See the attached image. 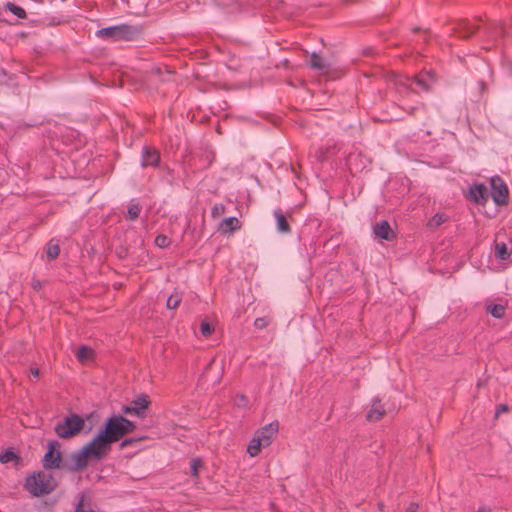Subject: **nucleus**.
Masks as SVG:
<instances>
[{"label":"nucleus","instance_id":"nucleus-1","mask_svg":"<svg viewBox=\"0 0 512 512\" xmlns=\"http://www.w3.org/2000/svg\"><path fill=\"white\" fill-rule=\"evenodd\" d=\"M56 485L51 474L39 471L26 477L24 488L33 497H41L50 494Z\"/></svg>","mask_w":512,"mask_h":512},{"label":"nucleus","instance_id":"nucleus-2","mask_svg":"<svg viewBox=\"0 0 512 512\" xmlns=\"http://www.w3.org/2000/svg\"><path fill=\"white\" fill-rule=\"evenodd\" d=\"M135 424L123 416H111L107 419L102 433L106 435L110 443L117 442L125 434L133 432Z\"/></svg>","mask_w":512,"mask_h":512},{"label":"nucleus","instance_id":"nucleus-3","mask_svg":"<svg viewBox=\"0 0 512 512\" xmlns=\"http://www.w3.org/2000/svg\"><path fill=\"white\" fill-rule=\"evenodd\" d=\"M138 32L136 27L121 24L117 26H110L99 29L96 31V36L101 39L117 41V40H131Z\"/></svg>","mask_w":512,"mask_h":512},{"label":"nucleus","instance_id":"nucleus-4","mask_svg":"<svg viewBox=\"0 0 512 512\" xmlns=\"http://www.w3.org/2000/svg\"><path fill=\"white\" fill-rule=\"evenodd\" d=\"M84 424V419L81 416L71 414L55 426V433L58 437L67 439L77 435L83 429Z\"/></svg>","mask_w":512,"mask_h":512},{"label":"nucleus","instance_id":"nucleus-5","mask_svg":"<svg viewBox=\"0 0 512 512\" xmlns=\"http://www.w3.org/2000/svg\"><path fill=\"white\" fill-rule=\"evenodd\" d=\"M110 441L106 435L100 431L84 448L92 458L102 459L107 451L110 449Z\"/></svg>","mask_w":512,"mask_h":512},{"label":"nucleus","instance_id":"nucleus-6","mask_svg":"<svg viewBox=\"0 0 512 512\" xmlns=\"http://www.w3.org/2000/svg\"><path fill=\"white\" fill-rule=\"evenodd\" d=\"M491 197L498 205L505 204L508 197V189L506 184L498 176L491 178Z\"/></svg>","mask_w":512,"mask_h":512},{"label":"nucleus","instance_id":"nucleus-7","mask_svg":"<svg viewBox=\"0 0 512 512\" xmlns=\"http://www.w3.org/2000/svg\"><path fill=\"white\" fill-rule=\"evenodd\" d=\"M149 400L148 396L140 395L132 401L130 405L122 407V412L125 414H133L138 417L144 416V411L148 408Z\"/></svg>","mask_w":512,"mask_h":512},{"label":"nucleus","instance_id":"nucleus-8","mask_svg":"<svg viewBox=\"0 0 512 512\" xmlns=\"http://www.w3.org/2000/svg\"><path fill=\"white\" fill-rule=\"evenodd\" d=\"M435 81V75L431 71L421 72L412 80L411 86L415 84L422 91H429Z\"/></svg>","mask_w":512,"mask_h":512},{"label":"nucleus","instance_id":"nucleus-9","mask_svg":"<svg viewBox=\"0 0 512 512\" xmlns=\"http://www.w3.org/2000/svg\"><path fill=\"white\" fill-rule=\"evenodd\" d=\"M389 409H386L384 405L382 404V401L380 398L375 397L372 400L371 408L367 412V420L368 421H378L380 420Z\"/></svg>","mask_w":512,"mask_h":512},{"label":"nucleus","instance_id":"nucleus-10","mask_svg":"<svg viewBox=\"0 0 512 512\" xmlns=\"http://www.w3.org/2000/svg\"><path fill=\"white\" fill-rule=\"evenodd\" d=\"M160 161V154L157 150L152 149L148 146H144L142 149V167H156Z\"/></svg>","mask_w":512,"mask_h":512},{"label":"nucleus","instance_id":"nucleus-11","mask_svg":"<svg viewBox=\"0 0 512 512\" xmlns=\"http://www.w3.org/2000/svg\"><path fill=\"white\" fill-rule=\"evenodd\" d=\"M373 232L377 238L382 240L392 241L395 238L394 231L385 220L376 223L373 227Z\"/></svg>","mask_w":512,"mask_h":512},{"label":"nucleus","instance_id":"nucleus-12","mask_svg":"<svg viewBox=\"0 0 512 512\" xmlns=\"http://www.w3.org/2000/svg\"><path fill=\"white\" fill-rule=\"evenodd\" d=\"M43 466L46 469L58 468L61 461L60 452L54 449L52 443L49 444V449L43 457Z\"/></svg>","mask_w":512,"mask_h":512},{"label":"nucleus","instance_id":"nucleus-13","mask_svg":"<svg viewBox=\"0 0 512 512\" xmlns=\"http://www.w3.org/2000/svg\"><path fill=\"white\" fill-rule=\"evenodd\" d=\"M469 197L477 204H484L488 199V191L484 184H474L469 188Z\"/></svg>","mask_w":512,"mask_h":512},{"label":"nucleus","instance_id":"nucleus-14","mask_svg":"<svg viewBox=\"0 0 512 512\" xmlns=\"http://www.w3.org/2000/svg\"><path fill=\"white\" fill-rule=\"evenodd\" d=\"M277 433V425L269 424L263 427L260 431L256 433V437L261 439V442L264 444V447L270 445L272 438Z\"/></svg>","mask_w":512,"mask_h":512},{"label":"nucleus","instance_id":"nucleus-15","mask_svg":"<svg viewBox=\"0 0 512 512\" xmlns=\"http://www.w3.org/2000/svg\"><path fill=\"white\" fill-rule=\"evenodd\" d=\"M239 228V220L236 217H228L220 222L218 230L221 234H231Z\"/></svg>","mask_w":512,"mask_h":512},{"label":"nucleus","instance_id":"nucleus-16","mask_svg":"<svg viewBox=\"0 0 512 512\" xmlns=\"http://www.w3.org/2000/svg\"><path fill=\"white\" fill-rule=\"evenodd\" d=\"M92 458L90 454L83 447L80 451L72 454V461L76 470L85 468L88 464V459Z\"/></svg>","mask_w":512,"mask_h":512},{"label":"nucleus","instance_id":"nucleus-17","mask_svg":"<svg viewBox=\"0 0 512 512\" xmlns=\"http://www.w3.org/2000/svg\"><path fill=\"white\" fill-rule=\"evenodd\" d=\"M494 253L497 259L501 261H507L511 257V251H509L506 243L496 242L494 246Z\"/></svg>","mask_w":512,"mask_h":512},{"label":"nucleus","instance_id":"nucleus-18","mask_svg":"<svg viewBox=\"0 0 512 512\" xmlns=\"http://www.w3.org/2000/svg\"><path fill=\"white\" fill-rule=\"evenodd\" d=\"M274 216L276 219L277 231L280 233L290 232V226H289L284 214L280 210H276L274 212Z\"/></svg>","mask_w":512,"mask_h":512},{"label":"nucleus","instance_id":"nucleus-19","mask_svg":"<svg viewBox=\"0 0 512 512\" xmlns=\"http://www.w3.org/2000/svg\"><path fill=\"white\" fill-rule=\"evenodd\" d=\"M310 66L318 71H326L329 67V65L326 63V61L320 57L319 55L313 53L310 60Z\"/></svg>","mask_w":512,"mask_h":512},{"label":"nucleus","instance_id":"nucleus-20","mask_svg":"<svg viewBox=\"0 0 512 512\" xmlns=\"http://www.w3.org/2000/svg\"><path fill=\"white\" fill-rule=\"evenodd\" d=\"M261 447H264L261 439H258L256 436H254L247 447V452L251 457H255L259 454Z\"/></svg>","mask_w":512,"mask_h":512},{"label":"nucleus","instance_id":"nucleus-21","mask_svg":"<svg viewBox=\"0 0 512 512\" xmlns=\"http://www.w3.org/2000/svg\"><path fill=\"white\" fill-rule=\"evenodd\" d=\"M487 310L493 317L501 319L505 315L506 306L503 304H489Z\"/></svg>","mask_w":512,"mask_h":512},{"label":"nucleus","instance_id":"nucleus-22","mask_svg":"<svg viewBox=\"0 0 512 512\" xmlns=\"http://www.w3.org/2000/svg\"><path fill=\"white\" fill-rule=\"evenodd\" d=\"M93 350L88 346H81L77 351V358L80 362H87L92 358Z\"/></svg>","mask_w":512,"mask_h":512},{"label":"nucleus","instance_id":"nucleus-23","mask_svg":"<svg viewBox=\"0 0 512 512\" xmlns=\"http://www.w3.org/2000/svg\"><path fill=\"white\" fill-rule=\"evenodd\" d=\"M59 253H60L59 244L57 242H54L53 240H51L47 244V248H46L47 257L49 259H55L58 257Z\"/></svg>","mask_w":512,"mask_h":512},{"label":"nucleus","instance_id":"nucleus-24","mask_svg":"<svg viewBox=\"0 0 512 512\" xmlns=\"http://www.w3.org/2000/svg\"><path fill=\"white\" fill-rule=\"evenodd\" d=\"M140 212L141 206L138 203H132L128 207L126 219L133 221L139 217Z\"/></svg>","mask_w":512,"mask_h":512},{"label":"nucleus","instance_id":"nucleus-25","mask_svg":"<svg viewBox=\"0 0 512 512\" xmlns=\"http://www.w3.org/2000/svg\"><path fill=\"white\" fill-rule=\"evenodd\" d=\"M18 455L12 450H6L5 452L0 454V462L2 464H7L13 461H18Z\"/></svg>","mask_w":512,"mask_h":512},{"label":"nucleus","instance_id":"nucleus-26","mask_svg":"<svg viewBox=\"0 0 512 512\" xmlns=\"http://www.w3.org/2000/svg\"><path fill=\"white\" fill-rule=\"evenodd\" d=\"M203 466V462L200 458H193L190 461V473L193 477H198L199 469Z\"/></svg>","mask_w":512,"mask_h":512},{"label":"nucleus","instance_id":"nucleus-27","mask_svg":"<svg viewBox=\"0 0 512 512\" xmlns=\"http://www.w3.org/2000/svg\"><path fill=\"white\" fill-rule=\"evenodd\" d=\"M6 7L13 15L17 16L18 18H25L26 12L23 8L10 2L7 3Z\"/></svg>","mask_w":512,"mask_h":512},{"label":"nucleus","instance_id":"nucleus-28","mask_svg":"<svg viewBox=\"0 0 512 512\" xmlns=\"http://www.w3.org/2000/svg\"><path fill=\"white\" fill-rule=\"evenodd\" d=\"M181 302V298L178 294L171 295L166 302V306L168 309H176Z\"/></svg>","mask_w":512,"mask_h":512},{"label":"nucleus","instance_id":"nucleus-29","mask_svg":"<svg viewBox=\"0 0 512 512\" xmlns=\"http://www.w3.org/2000/svg\"><path fill=\"white\" fill-rule=\"evenodd\" d=\"M171 240L166 235L160 234L155 239V244L159 248H166L170 245Z\"/></svg>","mask_w":512,"mask_h":512},{"label":"nucleus","instance_id":"nucleus-30","mask_svg":"<svg viewBox=\"0 0 512 512\" xmlns=\"http://www.w3.org/2000/svg\"><path fill=\"white\" fill-rule=\"evenodd\" d=\"M214 328L213 326L207 322V321H202L201 324H200V332L203 336L205 337H208L212 334Z\"/></svg>","mask_w":512,"mask_h":512},{"label":"nucleus","instance_id":"nucleus-31","mask_svg":"<svg viewBox=\"0 0 512 512\" xmlns=\"http://www.w3.org/2000/svg\"><path fill=\"white\" fill-rule=\"evenodd\" d=\"M84 501H85V495L84 494H80L79 495V501L76 505V509H75V512H93V510L91 508H86L85 507V504H84Z\"/></svg>","mask_w":512,"mask_h":512},{"label":"nucleus","instance_id":"nucleus-32","mask_svg":"<svg viewBox=\"0 0 512 512\" xmlns=\"http://www.w3.org/2000/svg\"><path fill=\"white\" fill-rule=\"evenodd\" d=\"M225 213V206L223 204H215L211 209V216L219 218Z\"/></svg>","mask_w":512,"mask_h":512},{"label":"nucleus","instance_id":"nucleus-33","mask_svg":"<svg viewBox=\"0 0 512 512\" xmlns=\"http://www.w3.org/2000/svg\"><path fill=\"white\" fill-rule=\"evenodd\" d=\"M476 31V27L470 23L464 24V31L461 32V37L467 38L473 35Z\"/></svg>","mask_w":512,"mask_h":512},{"label":"nucleus","instance_id":"nucleus-34","mask_svg":"<svg viewBox=\"0 0 512 512\" xmlns=\"http://www.w3.org/2000/svg\"><path fill=\"white\" fill-rule=\"evenodd\" d=\"M445 221V216L443 214H436L429 222L430 227H438Z\"/></svg>","mask_w":512,"mask_h":512},{"label":"nucleus","instance_id":"nucleus-35","mask_svg":"<svg viewBox=\"0 0 512 512\" xmlns=\"http://www.w3.org/2000/svg\"><path fill=\"white\" fill-rule=\"evenodd\" d=\"M268 325V320L264 317L257 318L254 321V326L258 329H263Z\"/></svg>","mask_w":512,"mask_h":512},{"label":"nucleus","instance_id":"nucleus-36","mask_svg":"<svg viewBox=\"0 0 512 512\" xmlns=\"http://www.w3.org/2000/svg\"><path fill=\"white\" fill-rule=\"evenodd\" d=\"M248 400L244 395H239L235 398V405L238 407H246Z\"/></svg>","mask_w":512,"mask_h":512},{"label":"nucleus","instance_id":"nucleus-37","mask_svg":"<svg viewBox=\"0 0 512 512\" xmlns=\"http://www.w3.org/2000/svg\"><path fill=\"white\" fill-rule=\"evenodd\" d=\"M405 512H418V504L414 502L410 503Z\"/></svg>","mask_w":512,"mask_h":512},{"label":"nucleus","instance_id":"nucleus-38","mask_svg":"<svg viewBox=\"0 0 512 512\" xmlns=\"http://www.w3.org/2000/svg\"><path fill=\"white\" fill-rule=\"evenodd\" d=\"M135 440L130 438V439H125L122 443H121V447L122 448H125L129 445H131Z\"/></svg>","mask_w":512,"mask_h":512},{"label":"nucleus","instance_id":"nucleus-39","mask_svg":"<svg viewBox=\"0 0 512 512\" xmlns=\"http://www.w3.org/2000/svg\"><path fill=\"white\" fill-rule=\"evenodd\" d=\"M30 373H31V375H32L35 379H37V378L39 377V374H40V372H39V369H38V368H31Z\"/></svg>","mask_w":512,"mask_h":512},{"label":"nucleus","instance_id":"nucleus-40","mask_svg":"<svg viewBox=\"0 0 512 512\" xmlns=\"http://www.w3.org/2000/svg\"><path fill=\"white\" fill-rule=\"evenodd\" d=\"M506 410H507V406H506V405H500V406L497 408V413L505 412Z\"/></svg>","mask_w":512,"mask_h":512},{"label":"nucleus","instance_id":"nucleus-41","mask_svg":"<svg viewBox=\"0 0 512 512\" xmlns=\"http://www.w3.org/2000/svg\"><path fill=\"white\" fill-rule=\"evenodd\" d=\"M4 77H5V72H4V70H0V84L3 82Z\"/></svg>","mask_w":512,"mask_h":512},{"label":"nucleus","instance_id":"nucleus-42","mask_svg":"<svg viewBox=\"0 0 512 512\" xmlns=\"http://www.w3.org/2000/svg\"><path fill=\"white\" fill-rule=\"evenodd\" d=\"M352 159H353V156L350 155L349 158H348V164L351 166V162H352Z\"/></svg>","mask_w":512,"mask_h":512},{"label":"nucleus","instance_id":"nucleus-43","mask_svg":"<svg viewBox=\"0 0 512 512\" xmlns=\"http://www.w3.org/2000/svg\"><path fill=\"white\" fill-rule=\"evenodd\" d=\"M324 159H325V156L321 154V155L319 156V160L323 161Z\"/></svg>","mask_w":512,"mask_h":512}]
</instances>
